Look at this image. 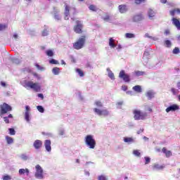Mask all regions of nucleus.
I'll return each instance as SVG.
<instances>
[{"mask_svg":"<svg viewBox=\"0 0 180 180\" xmlns=\"http://www.w3.org/2000/svg\"><path fill=\"white\" fill-rule=\"evenodd\" d=\"M24 86L25 88H30V89H33L35 92H40V91H41V86H40V84L37 82L34 83L32 81L26 82Z\"/></svg>","mask_w":180,"mask_h":180,"instance_id":"obj_1","label":"nucleus"},{"mask_svg":"<svg viewBox=\"0 0 180 180\" xmlns=\"http://www.w3.org/2000/svg\"><path fill=\"white\" fill-rule=\"evenodd\" d=\"M133 113L135 120H144L147 117V112H141L140 110H134Z\"/></svg>","mask_w":180,"mask_h":180,"instance_id":"obj_2","label":"nucleus"},{"mask_svg":"<svg viewBox=\"0 0 180 180\" xmlns=\"http://www.w3.org/2000/svg\"><path fill=\"white\" fill-rule=\"evenodd\" d=\"M70 12L72 15L77 13V10L74 7L70 8L67 4H65V20H68L70 19Z\"/></svg>","mask_w":180,"mask_h":180,"instance_id":"obj_3","label":"nucleus"},{"mask_svg":"<svg viewBox=\"0 0 180 180\" xmlns=\"http://www.w3.org/2000/svg\"><path fill=\"white\" fill-rule=\"evenodd\" d=\"M86 144H87L89 148H95V146H96V142L95 139H94V136L92 135H88L86 137Z\"/></svg>","mask_w":180,"mask_h":180,"instance_id":"obj_4","label":"nucleus"},{"mask_svg":"<svg viewBox=\"0 0 180 180\" xmlns=\"http://www.w3.org/2000/svg\"><path fill=\"white\" fill-rule=\"evenodd\" d=\"M84 44H85V37L79 38L78 41L73 44V47L75 50H80V49L84 47Z\"/></svg>","mask_w":180,"mask_h":180,"instance_id":"obj_5","label":"nucleus"},{"mask_svg":"<svg viewBox=\"0 0 180 180\" xmlns=\"http://www.w3.org/2000/svg\"><path fill=\"white\" fill-rule=\"evenodd\" d=\"M0 110L1 115H5V113H8V112H11V110H12V107L6 103H4L0 105Z\"/></svg>","mask_w":180,"mask_h":180,"instance_id":"obj_6","label":"nucleus"},{"mask_svg":"<svg viewBox=\"0 0 180 180\" xmlns=\"http://www.w3.org/2000/svg\"><path fill=\"white\" fill-rule=\"evenodd\" d=\"M35 168V176L38 178V179H43V169L41 168V167L39 165H37Z\"/></svg>","mask_w":180,"mask_h":180,"instance_id":"obj_7","label":"nucleus"},{"mask_svg":"<svg viewBox=\"0 0 180 180\" xmlns=\"http://www.w3.org/2000/svg\"><path fill=\"white\" fill-rule=\"evenodd\" d=\"M119 77L120 78H122L123 81H124L125 82H130V76L126 74V72H124V70H122L120 72Z\"/></svg>","mask_w":180,"mask_h":180,"instance_id":"obj_8","label":"nucleus"},{"mask_svg":"<svg viewBox=\"0 0 180 180\" xmlns=\"http://www.w3.org/2000/svg\"><path fill=\"white\" fill-rule=\"evenodd\" d=\"M94 111L95 113L98 115V116H108V115H109V111H108V110H99L98 108H94Z\"/></svg>","mask_w":180,"mask_h":180,"instance_id":"obj_9","label":"nucleus"},{"mask_svg":"<svg viewBox=\"0 0 180 180\" xmlns=\"http://www.w3.org/2000/svg\"><path fill=\"white\" fill-rule=\"evenodd\" d=\"M77 25L74 27L75 33H82V24L80 21H76Z\"/></svg>","mask_w":180,"mask_h":180,"instance_id":"obj_10","label":"nucleus"},{"mask_svg":"<svg viewBox=\"0 0 180 180\" xmlns=\"http://www.w3.org/2000/svg\"><path fill=\"white\" fill-rule=\"evenodd\" d=\"M25 119L27 122H30V107L25 106Z\"/></svg>","mask_w":180,"mask_h":180,"instance_id":"obj_11","label":"nucleus"},{"mask_svg":"<svg viewBox=\"0 0 180 180\" xmlns=\"http://www.w3.org/2000/svg\"><path fill=\"white\" fill-rule=\"evenodd\" d=\"M179 106L176 104H173L172 105H170L166 109V112L168 113L169 112H175V110H179Z\"/></svg>","mask_w":180,"mask_h":180,"instance_id":"obj_12","label":"nucleus"},{"mask_svg":"<svg viewBox=\"0 0 180 180\" xmlns=\"http://www.w3.org/2000/svg\"><path fill=\"white\" fill-rule=\"evenodd\" d=\"M44 146L46 151H51V141L46 140L44 142Z\"/></svg>","mask_w":180,"mask_h":180,"instance_id":"obj_13","label":"nucleus"},{"mask_svg":"<svg viewBox=\"0 0 180 180\" xmlns=\"http://www.w3.org/2000/svg\"><path fill=\"white\" fill-rule=\"evenodd\" d=\"M41 146H43V142H41V141L40 140H36L34 142V148H36V150H39V148H40Z\"/></svg>","mask_w":180,"mask_h":180,"instance_id":"obj_14","label":"nucleus"},{"mask_svg":"<svg viewBox=\"0 0 180 180\" xmlns=\"http://www.w3.org/2000/svg\"><path fill=\"white\" fill-rule=\"evenodd\" d=\"M162 153H164V154H165V155L167 158H169V157L172 156V152L167 150V148H163L162 149Z\"/></svg>","mask_w":180,"mask_h":180,"instance_id":"obj_15","label":"nucleus"},{"mask_svg":"<svg viewBox=\"0 0 180 180\" xmlns=\"http://www.w3.org/2000/svg\"><path fill=\"white\" fill-rule=\"evenodd\" d=\"M109 46L112 49H115V47H116V41L115 39H113V38H110Z\"/></svg>","mask_w":180,"mask_h":180,"instance_id":"obj_16","label":"nucleus"},{"mask_svg":"<svg viewBox=\"0 0 180 180\" xmlns=\"http://www.w3.org/2000/svg\"><path fill=\"white\" fill-rule=\"evenodd\" d=\"M173 24L174 25V26H176V27L178 29V30H180V22L178 19L176 18H173Z\"/></svg>","mask_w":180,"mask_h":180,"instance_id":"obj_17","label":"nucleus"},{"mask_svg":"<svg viewBox=\"0 0 180 180\" xmlns=\"http://www.w3.org/2000/svg\"><path fill=\"white\" fill-rule=\"evenodd\" d=\"M119 9H120V13H124L127 12V8L126 7L125 5L119 6Z\"/></svg>","mask_w":180,"mask_h":180,"instance_id":"obj_18","label":"nucleus"},{"mask_svg":"<svg viewBox=\"0 0 180 180\" xmlns=\"http://www.w3.org/2000/svg\"><path fill=\"white\" fill-rule=\"evenodd\" d=\"M154 95H155V93L153 91H148L146 93V96L148 98V99H153L154 98Z\"/></svg>","mask_w":180,"mask_h":180,"instance_id":"obj_19","label":"nucleus"},{"mask_svg":"<svg viewBox=\"0 0 180 180\" xmlns=\"http://www.w3.org/2000/svg\"><path fill=\"white\" fill-rule=\"evenodd\" d=\"M140 20H143V15H137L133 18L134 22H140Z\"/></svg>","mask_w":180,"mask_h":180,"instance_id":"obj_20","label":"nucleus"},{"mask_svg":"<svg viewBox=\"0 0 180 180\" xmlns=\"http://www.w3.org/2000/svg\"><path fill=\"white\" fill-rule=\"evenodd\" d=\"M29 170L27 169H20L19 170L20 175H23L26 174L27 176H29Z\"/></svg>","mask_w":180,"mask_h":180,"instance_id":"obj_21","label":"nucleus"},{"mask_svg":"<svg viewBox=\"0 0 180 180\" xmlns=\"http://www.w3.org/2000/svg\"><path fill=\"white\" fill-rule=\"evenodd\" d=\"M134 74L136 75V77H141L143 75H146V72L140 70H136L134 71Z\"/></svg>","mask_w":180,"mask_h":180,"instance_id":"obj_22","label":"nucleus"},{"mask_svg":"<svg viewBox=\"0 0 180 180\" xmlns=\"http://www.w3.org/2000/svg\"><path fill=\"white\" fill-rule=\"evenodd\" d=\"M133 89L135 91V92H138V94L141 93V86L140 85L134 86Z\"/></svg>","mask_w":180,"mask_h":180,"instance_id":"obj_23","label":"nucleus"},{"mask_svg":"<svg viewBox=\"0 0 180 180\" xmlns=\"http://www.w3.org/2000/svg\"><path fill=\"white\" fill-rule=\"evenodd\" d=\"M103 20H105V22H111L112 21V17L109 15V14H105L104 17H103Z\"/></svg>","mask_w":180,"mask_h":180,"instance_id":"obj_24","label":"nucleus"},{"mask_svg":"<svg viewBox=\"0 0 180 180\" xmlns=\"http://www.w3.org/2000/svg\"><path fill=\"white\" fill-rule=\"evenodd\" d=\"M124 143H134L133 138L125 137L124 138Z\"/></svg>","mask_w":180,"mask_h":180,"instance_id":"obj_25","label":"nucleus"},{"mask_svg":"<svg viewBox=\"0 0 180 180\" xmlns=\"http://www.w3.org/2000/svg\"><path fill=\"white\" fill-rule=\"evenodd\" d=\"M125 37L127 39H134V37H136V35L134 34H131V33H126Z\"/></svg>","mask_w":180,"mask_h":180,"instance_id":"obj_26","label":"nucleus"},{"mask_svg":"<svg viewBox=\"0 0 180 180\" xmlns=\"http://www.w3.org/2000/svg\"><path fill=\"white\" fill-rule=\"evenodd\" d=\"M107 70L108 71V77L109 78H110V79H115V75L113 74V72H112V71H110V69H107Z\"/></svg>","mask_w":180,"mask_h":180,"instance_id":"obj_27","label":"nucleus"},{"mask_svg":"<svg viewBox=\"0 0 180 180\" xmlns=\"http://www.w3.org/2000/svg\"><path fill=\"white\" fill-rule=\"evenodd\" d=\"M149 18H154L155 16V13L152 9H150L148 12Z\"/></svg>","mask_w":180,"mask_h":180,"instance_id":"obj_28","label":"nucleus"},{"mask_svg":"<svg viewBox=\"0 0 180 180\" xmlns=\"http://www.w3.org/2000/svg\"><path fill=\"white\" fill-rule=\"evenodd\" d=\"M6 140L8 144H12V143H13V139L8 136H6Z\"/></svg>","mask_w":180,"mask_h":180,"instance_id":"obj_29","label":"nucleus"},{"mask_svg":"<svg viewBox=\"0 0 180 180\" xmlns=\"http://www.w3.org/2000/svg\"><path fill=\"white\" fill-rule=\"evenodd\" d=\"M52 72L55 75H58V74L60 73V68H53Z\"/></svg>","mask_w":180,"mask_h":180,"instance_id":"obj_30","label":"nucleus"},{"mask_svg":"<svg viewBox=\"0 0 180 180\" xmlns=\"http://www.w3.org/2000/svg\"><path fill=\"white\" fill-rule=\"evenodd\" d=\"M175 13H180V9L176 8L170 11V15H172V16H174Z\"/></svg>","mask_w":180,"mask_h":180,"instance_id":"obj_31","label":"nucleus"},{"mask_svg":"<svg viewBox=\"0 0 180 180\" xmlns=\"http://www.w3.org/2000/svg\"><path fill=\"white\" fill-rule=\"evenodd\" d=\"M171 92L172 93L173 95H178V94H179V90H178L175 88H172Z\"/></svg>","mask_w":180,"mask_h":180,"instance_id":"obj_32","label":"nucleus"},{"mask_svg":"<svg viewBox=\"0 0 180 180\" xmlns=\"http://www.w3.org/2000/svg\"><path fill=\"white\" fill-rule=\"evenodd\" d=\"M46 53V56H49V57H53V56H54V52H53L51 50H48Z\"/></svg>","mask_w":180,"mask_h":180,"instance_id":"obj_33","label":"nucleus"},{"mask_svg":"<svg viewBox=\"0 0 180 180\" xmlns=\"http://www.w3.org/2000/svg\"><path fill=\"white\" fill-rule=\"evenodd\" d=\"M37 109L40 112V113H44V108L41 105H38Z\"/></svg>","mask_w":180,"mask_h":180,"instance_id":"obj_34","label":"nucleus"},{"mask_svg":"<svg viewBox=\"0 0 180 180\" xmlns=\"http://www.w3.org/2000/svg\"><path fill=\"white\" fill-rule=\"evenodd\" d=\"M153 168H154V169H162V168H164V167L160 166V165H158V164H155V165H154Z\"/></svg>","mask_w":180,"mask_h":180,"instance_id":"obj_35","label":"nucleus"},{"mask_svg":"<svg viewBox=\"0 0 180 180\" xmlns=\"http://www.w3.org/2000/svg\"><path fill=\"white\" fill-rule=\"evenodd\" d=\"M8 130H9V133L11 136H15V134H16V131L13 128H10V129H8Z\"/></svg>","mask_w":180,"mask_h":180,"instance_id":"obj_36","label":"nucleus"},{"mask_svg":"<svg viewBox=\"0 0 180 180\" xmlns=\"http://www.w3.org/2000/svg\"><path fill=\"white\" fill-rule=\"evenodd\" d=\"M165 44L166 46V47H171V46L172 45V44L171 43V41H169V40H166L165 41Z\"/></svg>","mask_w":180,"mask_h":180,"instance_id":"obj_37","label":"nucleus"},{"mask_svg":"<svg viewBox=\"0 0 180 180\" xmlns=\"http://www.w3.org/2000/svg\"><path fill=\"white\" fill-rule=\"evenodd\" d=\"M133 154L134 155H136V157H140V155H141L140 151L139 150H134Z\"/></svg>","mask_w":180,"mask_h":180,"instance_id":"obj_38","label":"nucleus"},{"mask_svg":"<svg viewBox=\"0 0 180 180\" xmlns=\"http://www.w3.org/2000/svg\"><path fill=\"white\" fill-rule=\"evenodd\" d=\"M145 37H148L149 39H153V40H158V38H157L155 37L150 36L148 34H146Z\"/></svg>","mask_w":180,"mask_h":180,"instance_id":"obj_39","label":"nucleus"},{"mask_svg":"<svg viewBox=\"0 0 180 180\" xmlns=\"http://www.w3.org/2000/svg\"><path fill=\"white\" fill-rule=\"evenodd\" d=\"M89 8L90 9V11H94V12H96V11H98V8H96V6H94V5H91Z\"/></svg>","mask_w":180,"mask_h":180,"instance_id":"obj_40","label":"nucleus"},{"mask_svg":"<svg viewBox=\"0 0 180 180\" xmlns=\"http://www.w3.org/2000/svg\"><path fill=\"white\" fill-rule=\"evenodd\" d=\"M76 71L80 77H84V72H82V70L80 69H77Z\"/></svg>","mask_w":180,"mask_h":180,"instance_id":"obj_41","label":"nucleus"},{"mask_svg":"<svg viewBox=\"0 0 180 180\" xmlns=\"http://www.w3.org/2000/svg\"><path fill=\"white\" fill-rule=\"evenodd\" d=\"M95 105L98 108H102V106H103V104H102V102L101 101H96Z\"/></svg>","mask_w":180,"mask_h":180,"instance_id":"obj_42","label":"nucleus"},{"mask_svg":"<svg viewBox=\"0 0 180 180\" xmlns=\"http://www.w3.org/2000/svg\"><path fill=\"white\" fill-rule=\"evenodd\" d=\"M6 27H8L7 25L0 24V32H1V30H5V29H6Z\"/></svg>","mask_w":180,"mask_h":180,"instance_id":"obj_43","label":"nucleus"},{"mask_svg":"<svg viewBox=\"0 0 180 180\" xmlns=\"http://www.w3.org/2000/svg\"><path fill=\"white\" fill-rule=\"evenodd\" d=\"M179 48L176 47L174 48V49L173 50V54H179Z\"/></svg>","mask_w":180,"mask_h":180,"instance_id":"obj_44","label":"nucleus"},{"mask_svg":"<svg viewBox=\"0 0 180 180\" xmlns=\"http://www.w3.org/2000/svg\"><path fill=\"white\" fill-rule=\"evenodd\" d=\"M50 64H59L58 60H56V59H52L49 60Z\"/></svg>","mask_w":180,"mask_h":180,"instance_id":"obj_45","label":"nucleus"},{"mask_svg":"<svg viewBox=\"0 0 180 180\" xmlns=\"http://www.w3.org/2000/svg\"><path fill=\"white\" fill-rule=\"evenodd\" d=\"M3 179L4 180H11V179H12V177H11V176H9V175H6V176H3Z\"/></svg>","mask_w":180,"mask_h":180,"instance_id":"obj_46","label":"nucleus"},{"mask_svg":"<svg viewBox=\"0 0 180 180\" xmlns=\"http://www.w3.org/2000/svg\"><path fill=\"white\" fill-rule=\"evenodd\" d=\"M35 66L37 67V68L38 70H40L41 71H43V70H44V68L40 66V65H39V64H37V63L35 64Z\"/></svg>","mask_w":180,"mask_h":180,"instance_id":"obj_47","label":"nucleus"},{"mask_svg":"<svg viewBox=\"0 0 180 180\" xmlns=\"http://www.w3.org/2000/svg\"><path fill=\"white\" fill-rule=\"evenodd\" d=\"M142 2H146V0H135V4H136V5H140Z\"/></svg>","mask_w":180,"mask_h":180,"instance_id":"obj_48","label":"nucleus"},{"mask_svg":"<svg viewBox=\"0 0 180 180\" xmlns=\"http://www.w3.org/2000/svg\"><path fill=\"white\" fill-rule=\"evenodd\" d=\"M145 161H146V162H145L146 165L150 164V158H148V157H145Z\"/></svg>","mask_w":180,"mask_h":180,"instance_id":"obj_49","label":"nucleus"},{"mask_svg":"<svg viewBox=\"0 0 180 180\" xmlns=\"http://www.w3.org/2000/svg\"><path fill=\"white\" fill-rule=\"evenodd\" d=\"M20 157H21L22 160H24L25 161H26V160H27V158H28L27 155H26L25 154L21 155Z\"/></svg>","mask_w":180,"mask_h":180,"instance_id":"obj_50","label":"nucleus"},{"mask_svg":"<svg viewBox=\"0 0 180 180\" xmlns=\"http://www.w3.org/2000/svg\"><path fill=\"white\" fill-rule=\"evenodd\" d=\"M98 180H106V177L103 175L99 176Z\"/></svg>","mask_w":180,"mask_h":180,"instance_id":"obj_51","label":"nucleus"},{"mask_svg":"<svg viewBox=\"0 0 180 180\" xmlns=\"http://www.w3.org/2000/svg\"><path fill=\"white\" fill-rule=\"evenodd\" d=\"M47 34H49V32H47V30H44L42 32V36H47Z\"/></svg>","mask_w":180,"mask_h":180,"instance_id":"obj_52","label":"nucleus"},{"mask_svg":"<svg viewBox=\"0 0 180 180\" xmlns=\"http://www.w3.org/2000/svg\"><path fill=\"white\" fill-rule=\"evenodd\" d=\"M55 18H56L57 20H60V19H61V18L60 17V15L56 14V13H55Z\"/></svg>","mask_w":180,"mask_h":180,"instance_id":"obj_53","label":"nucleus"},{"mask_svg":"<svg viewBox=\"0 0 180 180\" xmlns=\"http://www.w3.org/2000/svg\"><path fill=\"white\" fill-rule=\"evenodd\" d=\"M122 91H127V86H126V85L122 86Z\"/></svg>","mask_w":180,"mask_h":180,"instance_id":"obj_54","label":"nucleus"},{"mask_svg":"<svg viewBox=\"0 0 180 180\" xmlns=\"http://www.w3.org/2000/svg\"><path fill=\"white\" fill-rule=\"evenodd\" d=\"M4 119V122L6 123H7V124L9 123V119L8 117H5Z\"/></svg>","mask_w":180,"mask_h":180,"instance_id":"obj_55","label":"nucleus"},{"mask_svg":"<svg viewBox=\"0 0 180 180\" xmlns=\"http://www.w3.org/2000/svg\"><path fill=\"white\" fill-rule=\"evenodd\" d=\"M38 98H41V99H43L44 98V96H43L42 94H38Z\"/></svg>","mask_w":180,"mask_h":180,"instance_id":"obj_56","label":"nucleus"},{"mask_svg":"<svg viewBox=\"0 0 180 180\" xmlns=\"http://www.w3.org/2000/svg\"><path fill=\"white\" fill-rule=\"evenodd\" d=\"M144 131V129H140L139 131H137L138 134H140V133H143Z\"/></svg>","mask_w":180,"mask_h":180,"instance_id":"obj_57","label":"nucleus"},{"mask_svg":"<svg viewBox=\"0 0 180 180\" xmlns=\"http://www.w3.org/2000/svg\"><path fill=\"white\" fill-rule=\"evenodd\" d=\"M2 86H6V84L4 82H1Z\"/></svg>","mask_w":180,"mask_h":180,"instance_id":"obj_58","label":"nucleus"},{"mask_svg":"<svg viewBox=\"0 0 180 180\" xmlns=\"http://www.w3.org/2000/svg\"><path fill=\"white\" fill-rule=\"evenodd\" d=\"M117 105H119L120 106H122V105H123V102L122 101L118 102Z\"/></svg>","mask_w":180,"mask_h":180,"instance_id":"obj_59","label":"nucleus"},{"mask_svg":"<svg viewBox=\"0 0 180 180\" xmlns=\"http://www.w3.org/2000/svg\"><path fill=\"white\" fill-rule=\"evenodd\" d=\"M165 33L166 34H169V31L168 30H166L165 31Z\"/></svg>","mask_w":180,"mask_h":180,"instance_id":"obj_60","label":"nucleus"},{"mask_svg":"<svg viewBox=\"0 0 180 180\" xmlns=\"http://www.w3.org/2000/svg\"><path fill=\"white\" fill-rule=\"evenodd\" d=\"M160 1L162 2V4H166L167 3V0H160Z\"/></svg>","mask_w":180,"mask_h":180,"instance_id":"obj_61","label":"nucleus"},{"mask_svg":"<svg viewBox=\"0 0 180 180\" xmlns=\"http://www.w3.org/2000/svg\"><path fill=\"white\" fill-rule=\"evenodd\" d=\"M177 88H179V89H180V82H179L177 83Z\"/></svg>","mask_w":180,"mask_h":180,"instance_id":"obj_62","label":"nucleus"},{"mask_svg":"<svg viewBox=\"0 0 180 180\" xmlns=\"http://www.w3.org/2000/svg\"><path fill=\"white\" fill-rule=\"evenodd\" d=\"M13 37H14V39H18V34H15L13 35Z\"/></svg>","mask_w":180,"mask_h":180,"instance_id":"obj_63","label":"nucleus"},{"mask_svg":"<svg viewBox=\"0 0 180 180\" xmlns=\"http://www.w3.org/2000/svg\"><path fill=\"white\" fill-rule=\"evenodd\" d=\"M61 64H64V65H65V62L64 61V60H61Z\"/></svg>","mask_w":180,"mask_h":180,"instance_id":"obj_64","label":"nucleus"}]
</instances>
